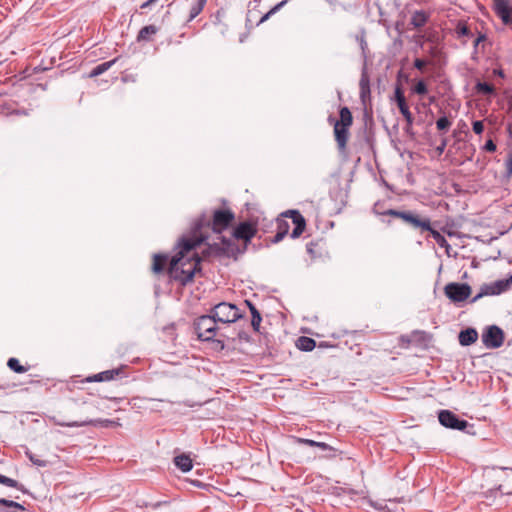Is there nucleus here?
I'll return each instance as SVG.
<instances>
[{"mask_svg":"<svg viewBox=\"0 0 512 512\" xmlns=\"http://www.w3.org/2000/svg\"><path fill=\"white\" fill-rule=\"evenodd\" d=\"M204 241L203 236L184 239L179 253L174 256L169 264V276L182 285L193 280L197 271H200L201 258L194 249Z\"/></svg>","mask_w":512,"mask_h":512,"instance_id":"obj_1","label":"nucleus"},{"mask_svg":"<svg viewBox=\"0 0 512 512\" xmlns=\"http://www.w3.org/2000/svg\"><path fill=\"white\" fill-rule=\"evenodd\" d=\"M287 218L291 219L294 224V229L291 232V237L293 239L298 238L304 231L306 227V221L304 217L297 210H288L281 214V217L277 219V232L274 236L273 242H280L288 233L290 229V224Z\"/></svg>","mask_w":512,"mask_h":512,"instance_id":"obj_2","label":"nucleus"},{"mask_svg":"<svg viewBox=\"0 0 512 512\" xmlns=\"http://www.w3.org/2000/svg\"><path fill=\"white\" fill-rule=\"evenodd\" d=\"M216 323L217 320L213 317L212 313L199 317L194 323L198 338L202 341L213 340L216 335Z\"/></svg>","mask_w":512,"mask_h":512,"instance_id":"obj_3","label":"nucleus"},{"mask_svg":"<svg viewBox=\"0 0 512 512\" xmlns=\"http://www.w3.org/2000/svg\"><path fill=\"white\" fill-rule=\"evenodd\" d=\"M211 313L217 322L233 323L242 317L238 307L234 304L221 302L215 305Z\"/></svg>","mask_w":512,"mask_h":512,"instance_id":"obj_4","label":"nucleus"},{"mask_svg":"<svg viewBox=\"0 0 512 512\" xmlns=\"http://www.w3.org/2000/svg\"><path fill=\"white\" fill-rule=\"evenodd\" d=\"M445 295L454 303L463 302L469 298L471 287L467 283H448L444 287Z\"/></svg>","mask_w":512,"mask_h":512,"instance_id":"obj_5","label":"nucleus"},{"mask_svg":"<svg viewBox=\"0 0 512 512\" xmlns=\"http://www.w3.org/2000/svg\"><path fill=\"white\" fill-rule=\"evenodd\" d=\"M482 342L487 348H499L504 342L503 330L496 325L489 326L482 334Z\"/></svg>","mask_w":512,"mask_h":512,"instance_id":"obj_6","label":"nucleus"},{"mask_svg":"<svg viewBox=\"0 0 512 512\" xmlns=\"http://www.w3.org/2000/svg\"><path fill=\"white\" fill-rule=\"evenodd\" d=\"M438 419L441 425L450 429L462 431L468 426L467 421L459 419L449 410H441L439 412Z\"/></svg>","mask_w":512,"mask_h":512,"instance_id":"obj_7","label":"nucleus"},{"mask_svg":"<svg viewBox=\"0 0 512 512\" xmlns=\"http://www.w3.org/2000/svg\"><path fill=\"white\" fill-rule=\"evenodd\" d=\"M234 219V214L230 210H215L212 219V229L215 232H222L225 230Z\"/></svg>","mask_w":512,"mask_h":512,"instance_id":"obj_8","label":"nucleus"},{"mask_svg":"<svg viewBox=\"0 0 512 512\" xmlns=\"http://www.w3.org/2000/svg\"><path fill=\"white\" fill-rule=\"evenodd\" d=\"M394 99L397 103V106H398L401 114L403 115V117L405 118V120L407 122L406 131L409 132L410 128L412 127L414 119H413V115L410 112L409 107L407 105L406 98L404 96V92L400 86H396V88H395Z\"/></svg>","mask_w":512,"mask_h":512,"instance_id":"obj_9","label":"nucleus"},{"mask_svg":"<svg viewBox=\"0 0 512 512\" xmlns=\"http://www.w3.org/2000/svg\"><path fill=\"white\" fill-rule=\"evenodd\" d=\"M495 477L501 482L497 490L502 494L512 495V468H501L495 471Z\"/></svg>","mask_w":512,"mask_h":512,"instance_id":"obj_10","label":"nucleus"},{"mask_svg":"<svg viewBox=\"0 0 512 512\" xmlns=\"http://www.w3.org/2000/svg\"><path fill=\"white\" fill-rule=\"evenodd\" d=\"M402 221L414 229H420L422 231L430 229V219L427 217H421L412 211H404Z\"/></svg>","mask_w":512,"mask_h":512,"instance_id":"obj_11","label":"nucleus"},{"mask_svg":"<svg viewBox=\"0 0 512 512\" xmlns=\"http://www.w3.org/2000/svg\"><path fill=\"white\" fill-rule=\"evenodd\" d=\"M493 8L505 25L512 24V9L508 0H493Z\"/></svg>","mask_w":512,"mask_h":512,"instance_id":"obj_12","label":"nucleus"},{"mask_svg":"<svg viewBox=\"0 0 512 512\" xmlns=\"http://www.w3.org/2000/svg\"><path fill=\"white\" fill-rule=\"evenodd\" d=\"M256 233V229L253 224L249 222L240 223L234 230L233 236L237 239L250 241Z\"/></svg>","mask_w":512,"mask_h":512,"instance_id":"obj_13","label":"nucleus"},{"mask_svg":"<svg viewBox=\"0 0 512 512\" xmlns=\"http://www.w3.org/2000/svg\"><path fill=\"white\" fill-rule=\"evenodd\" d=\"M55 423L62 427H83V426H88V425H91V426L101 425L104 427H108L110 425H113L114 421L105 419V420H83V421H73V422L56 421Z\"/></svg>","mask_w":512,"mask_h":512,"instance_id":"obj_14","label":"nucleus"},{"mask_svg":"<svg viewBox=\"0 0 512 512\" xmlns=\"http://www.w3.org/2000/svg\"><path fill=\"white\" fill-rule=\"evenodd\" d=\"M349 128L334 125V135L340 151H344L349 137Z\"/></svg>","mask_w":512,"mask_h":512,"instance_id":"obj_15","label":"nucleus"},{"mask_svg":"<svg viewBox=\"0 0 512 512\" xmlns=\"http://www.w3.org/2000/svg\"><path fill=\"white\" fill-rule=\"evenodd\" d=\"M478 333L474 328H467L459 333V342L462 346H469L476 342Z\"/></svg>","mask_w":512,"mask_h":512,"instance_id":"obj_16","label":"nucleus"},{"mask_svg":"<svg viewBox=\"0 0 512 512\" xmlns=\"http://www.w3.org/2000/svg\"><path fill=\"white\" fill-rule=\"evenodd\" d=\"M25 508L12 500L7 499H0V511H7V512H22Z\"/></svg>","mask_w":512,"mask_h":512,"instance_id":"obj_17","label":"nucleus"},{"mask_svg":"<svg viewBox=\"0 0 512 512\" xmlns=\"http://www.w3.org/2000/svg\"><path fill=\"white\" fill-rule=\"evenodd\" d=\"M428 19L429 15L425 11L418 10L413 13L410 23L415 28H421L427 23Z\"/></svg>","mask_w":512,"mask_h":512,"instance_id":"obj_18","label":"nucleus"},{"mask_svg":"<svg viewBox=\"0 0 512 512\" xmlns=\"http://www.w3.org/2000/svg\"><path fill=\"white\" fill-rule=\"evenodd\" d=\"M174 463L182 472H189L193 467L191 458L185 454L176 456Z\"/></svg>","mask_w":512,"mask_h":512,"instance_id":"obj_19","label":"nucleus"},{"mask_svg":"<svg viewBox=\"0 0 512 512\" xmlns=\"http://www.w3.org/2000/svg\"><path fill=\"white\" fill-rule=\"evenodd\" d=\"M120 373V369H112V370H106L103 372H100L98 374H95L91 378H89V381H95V382H102V381H110L114 379L116 375Z\"/></svg>","mask_w":512,"mask_h":512,"instance_id":"obj_20","label":"nucleus"},{"mask_svg":"<svg viewBox=\"0 0 512 512\" xmlns=\"http://www.w3.org/2000/svg\"><path fill=\"white\" fill-rule=\"evenodd\" d=\"M353 123V117L347 107L340 109V120L336 121L334 125H341V127L349 128Z\"/></svg>","mask_w":512,"mask_h":512,"instance_id":"obj_21","label":"nucleus"},{"mask_svg":"<svg viewBox=\"0 0 512 512\" xmlns=\"http://www.w3.org/2000/svg\"><path fill=\"white\" fill-rule=\"evenodd\" d=\"M158 32V27L155 25L144 26L138 33V41H149L151 35H155Z\"/></svg>","mask_w":512,"mask_h":512,"instance_id":"obj_22","label":"nucleus"},{"mask_svg":"<svg viewBox=\"0 0 512 512\" xmlns=\"http://www.w3.org/2000/svg\"><path fill=\"white\" fill-rule=\"evenodd\" d=\"M167 262V256L162 254H155L153 256L152 271L156 274L161 273Z\"/></svg>","mask_w":512,"mask_h":512,"instance_id":"obj_23","label":"nucleus"},{"mask_svg":"<svg viewBox=\"0 0 512 512\" xmlns=\"http://www.w3.org/2000/svg\"><path fill=\"white\" fill-rule=\"evenodd\" d=\"M316 346V342L314 339L306 336H301L297 340V347L302 351H312Z\"/></svg>","mask_w":512,"mask_h":512,"instance_id":"obj_24","label":"nucleus"},{"mask_svg":"<svg viewBox=\"0 0 512 512\" xmlns=\"http://www.w3.org/2000/svg\"><path fill=\"white\" fill-rule=\"evenodd\" d=\"M490 295H498L496 289L494 288V283L484 284L481 287L480 292L472 298L471 302L474 303V302L478 301L480 298H482L483 296H490Z\"/></svg>","mask_w":512,"mask_h":512,"instance_id":"obj_25","label":"nucleus"},{"mask_svg":"<svg viewBox=\"0 0 512 512\" xmlns=\"http://www.w3.org/2000/svg\"><path fill=\"white\" fill-rule=\"evenodd\" d=\"M116 60H112V61H107V62H104V63H101L99 65H97L96 67H94L91 72H90V77H96V76H99L101 75L102 73H104L105 71H107L114 63H115Z\"/></svg>","mask_w":512,"mask_h":512,"instance_id":"obj_26","label":"nucleus"},{"mask_svg":"<svg viewBox=\"0 0 512 512\" xmlns=\"http://www.w3.org/2000/svg\"><path fill=\"white\" fill-rule=\"evenodd\" d=\"M493 283L494 288L496 289L497 294L499 295L509 289L512 283V275L508 279L497 280Z\"/></svg>","mask_w":512,"mask_h":512,"instance_id":"obj_27","label":"nucleus"},{"mask_svg":"<svg viewBox=\"0 0 512 512\" xmlns=\"http://www.w3.org/2000/svg\"><path fill=\"white\" fill-rule=\"evenodd\" d=\"M207 0H197V2L191 7L189 13V21L193 20L203 10Z\"/></svg>","mask_w":512,"mask_h":512,"instance_id":"obj_28","label":"nucleus"},{"mask_svg":"<svg viewBox=\"0 0 512 512\" xmlns=\"http://www.w3.org/2000/svg\"><path fill=\"white\" fill-rule=\"evenodd\" d=\"M475 89L477 93L483 95H491L495 92L494 87L486 82H477Z\"/></svg>","mask_w":512,"mask_h":512,"instance_id":"obj_29","label":"nucleus"},{"mask_svg":"<svg viewBox=\"0 0 512 512\" xmlns=\"http://www.w3.org/2000/svg\"><path fill=\"white\" fill-rule=\"evenodd\" d=\"M8 367L16 373H25L27 368L22 366L19 363V360L16 358H10L7 362Z\"/></svg>","mask_w":512,"mask_h":512,"instance_id":"obj_30","label":"nucleus"},{"mask_svg":"<svg viewBox=\"0 0 512 512\" xmlns=\"http://www.w3.org/2000/svg\"><path fill=\"white\" fill-rule=\"evenodd\" d=\"M425 231H429L432 238L440 245V246H444L447 244V241L445 239V237L437 230L433 229L431 226H430V229H426Z\"/></svg>","mask_w":512,"mask_h":512,"instance_id":"obj_31","label":"nucleus"},{"mask_svg":"<svg viewBox=\"0 0 512 512\" xmlns=\"http://www.w3.org/2000/svg\"><path fill=\"white\" fill-rule=\"evenodd\" d=\"M27 456L30 459V461L38 467H46L48 465V462L46 460L39 458L37 455L33 453L27 452Z\"/></svg>","mask_w":512,"mask_h":512,"instance_id":"obj_32","label":"nucleus"},{"mask_svg":"<svg viewBox=\"0 0 512 512\" xmlns=\"http://www.w3.org/2000/svg\"><path fill=\"white\" fill-rule=\"evenodd\" d=\"M287 3V0H283L281 1L280 3H278L277 5H275L272 9H270L261 19H260V23L266 21L267 19H269V17L273 14H275L281 7H283L285 4Z\"/></svg>","mask_w":512,"mask_h":512,"instance_id":"obj_33","label":"nucleus"},{"mask_svg":"<svg viewBox=\"0 0 512 512\" xmlns=\"http://www.w3.org/2000/svg\"><path fill=\"white\" fill-rule=\"evenodd\" d=\"M436 126L438 130H447L451 126V122L446 116H443L436 121Z\"/></svg>","mask_w":512,"mask_h":512,"instance_id":"obj_34","label":"nucleus"},{"mask_svg":"<svg viewBox=\"0 0 512 512\" xmlns=\"http://www.w3.org/2000/svg\"><path fill=\"white\" fill-rule=\"evenodd\" d=\"M0 483L5 485V486H8V487H13V488H18L19 489V484L16 480L14 479H11L9 477H6L4 475H1L0 474Z\"/></svg>","mask_w":512,"mask_h":512,"instance_id":"obj_35","label":"nucleus"},{"mask_svg":"<svg viewBox=\"0 0 512 512\" xmlns=\"http://www.w3.org/2000/svg\"><path fill=\"white\" fill-rule=\"evenodd\" d=\"M414 93L418 95H424L428 92L427 86L423 80L417 82V84L413 87Z\"/></svg>","mask_w":512,"mask_h":512,"instance_id":"obj_36","label":"nucleus"},{"mask_svg":"<svg viewBox=\"0 0 512 512\" xmlns=\"http://www.w3.org/2000/svg\"><path fill=\"white\" fill-rule=\"evenodd\" d=\"M382 214L383 215H389V216H392V217H395V218H399V219L402 220L404 211H398V210H395V209H388V210L384 211Z\"/></svg>","mask_w":512,"mask_h":512,"instance_id":"obj_37","label":"nucleus"},{"mask_svg":"<svg viewBox=\"0 0 512 512\" xmlns=\"http://www.w3.org/2000/svg\"><path fill=\"white\" fill-rule=\"evenodd\" d=\"M261 321H262V317H261L260 313L252 316L251 325L255 331L259 330Z\"/></svg>","mask_w":512,"mask_h":512,"instance_id":"obj_38","label":"nucleus"},{"mask_svg":"<svg viewBox=\"0 0 512 512\" xmlns=\"http://www.w3.org/2000/svg\"><path fill=\"white\" fill-rule=\"evenodd\" d=\"M359 86H360V89H366L367 90V88H370L369 78L367 77V75L365 73H363L362 76H361V79H360V82H359Z\"/></svg>","mask_w":512,"mask_h":512,"instance_id":"obj_39","label":"nucleus"},{"mask_svg":"<svg viewBox=\"0 0 512 512\" xmlns=\"http://www.w3.org/2000/svg\"><path fill=\"white\" fill-rule=\"evenodd\" d=\"M472 126H473V131L476 134H481L484 130V125H483L482 121H474Z\"/></svg>","mask_w":512,"mask_h":512,"instance_id":"obj_40","label":"nucleus"},{"mask_svg":"<svg viewBox=\"0 0 512 512\" xmlns=\"http://www.w3.org/2000/svg\"><path fill=\"white\" fill-rule=\"evenodd\" d=\"M457 33L461 36H467L470 34V31L466 25L459 24L457 27Z\"/></svg>","mask_w":512,"mask_h":512,"instance_id":"obj_41","label":"nucleus"},{"mask_svg":"<svg viewBox=\"0 0 512 512\" xmlns=\"http://www.w3.org/2000/svg\"><path fill=\"white\" fill-rule=\"evenodd\" d=\"M484 150L488 152H494L496 151V145L492 140H488L484 145Z\"/></svg>","mask_w":512,"mask_h":512,"instance_id":"obj_42","label":"nucleus"},{"mask_svg":"<svg viewBox=\"0 0 512 512\" xmlns=\"http://www.w3.org/2000/svg\"><path fill=\"white\" fill-rule=\"evenodd\" d=\"M427 62L423 59H415L414 61V67L417 68L418 70H423V68L426 66Z\"/></svg>","mask_w":512,"mask_h":512,"instance_id":"obj_43","label":"nucleus"},{"mask_svg":"<svg viewBox=\"0 0 512 512\" xmlns=\"http://www.w3.org/2000/svg\"><path fill=\"white\" fill-rule=\"evenodd\" d=\"M447 145V140L443 139L439 146L436 147V152L438 155H442Z\"/></svg>","mask_w":512,"mask_h":512,"instance_id":"obj_44","label":"nucleus"},{"mask_svg":"<svg viewBox=\"0 0 512 512\" xmlns=\"http://www.w3.org/2000/svg\"><path fill=\"white\" fill-rule=\"evenodd\" d=\"M218 249L215 248V247H209L208 249L206 250H203L202 251V254H203V257L206 258V257H209L211 256L213 253H215Z\"/></svg>","mask_w":512,"mask_h":512,"instance_id":"obj_45","label":"nucleus"},{"mask_svg":"<svg viewBox=\"0 0 512 512\" xmlns=\"http://www.w3.org/2000/svg\"><path fill=\"white\" fill-rule=\"evenodd\" d=\"M245 302L248 305L252 316L259 314V311L256 309V307L250 301L246 300Z\"/></svg>","mask_w":512,"mask_h":512,"instance_id":"obj_46","label":"nucleus"},{"mask_svg":"<svg viewBox=\"0 0 512 512\" xmlns=\"http://www.w3.org/2000/svg\"><path fill=\"white\" fill-rule=\"evenodd\" d=\"M370 95V88L366 89H360V97L363 102H365L366 97Z\"/></svg>","mask_w":512,"mask_h":512,"instance_id":"obj_47","label":"nucleus"},{"mask_svg":"<svg viewBox=\"0 0 512 512\" xmlns=\"http://www.w3.org/2000/svg\"><path fill=\"white\" fill-rule=\"evenodd\" d=\"M299 441L301 443H304V444L309 445V446H316V442H317V441L310 440V439H299Z\"/></svg>","mask_w":512,"mask_h":512,"instance_id":"obj_48","label":"nucleus"},{"mask_svg":"<svg viewBox=\"0 0 512 512\" xmlns=\"http://www.w3.org/2000/svg\"><path fill=\"white\" fill-rule=\"evenodd\" d=\"M506 170L509 175L512 174V160L511 159H509L506 163Z\"/></svg>","mask_w":512,"mask_h":512,"instance_id":"obj_49","label":"nucleus"},{"mask_svg":"<svg viewBox=\"0 0 512 512\" xmlns=\"http://www.w3.org/2000/svg\"><path fill=\"white\" fill-rule=\"evenodd\" d=\"M157 0H148L141 5V8H146L155 3Z\"/></svg>","mask_w":512,"mask_h":512,"instance_id":"obj_50","label":"nucleus"},{"mask_svg":"<svg viewBox=\"0 0 512 512\" xmlns=\"http://www.w3.org/2000/svg\"><path fill=\"white\" fill-rule=\"evenodd\" d=\"M316 446L320 447L323 450H326L328 448V445L326 443H323V442H316Z\"/></svg>","mask_w":512,"mask_h":512,"instance_id":"obj_51","label":"nucleus"},{"mask_svg":"<svg viewBox=\"0 0 512 512\" xmlns=\"http://www.w3.org/2000/svg\"><path fill=\"white\" fill-rule=\"evenodd\" d=\"M494 74L498 75L499 77H504V73L502 70H494Z\"/></svg>","mask_w":512,"mask_h":512,"instance_id":"obj_52","label":"nucleus"},{"mask_svg":"<svg viewBox=\"0 0 512 512\" xmlns=\"http://www.w3.org/2000/svg\"><path fill=\"white\" fill-rule=\"evenodd\" d=\"M483 39V36H480L476 39L475 41V45H477L478 43H480V41Z\"/></svg>","mask_w":512,"mask_h":512,"instance_id":"obj_53","label":"nucleus"},{"mask_svg":"<svg viewBox=\"0 0 512 512\" xmlns=\"http://www.w3.org/2000/svg\"><path fill=\"white\" fill-rule=\"evenodd\" d=\"M217 344L220 345V348L223 349L224 348V344L222 343V341L220 340H217Z\"/></svg>","mask_w":512,"mask_h":512,"instance_id":"obj_54","label":"nucleus"},{"mask_svg":"<svg viewBox=\"0 0 512 512\" xmlns=\"http://www.w3.org/2000/svg\"><path fill=\"white\" fill-rule=\"evenodd\" d=\"M366 45V42L362 39L361 40V48L364 50V46Z\"/></svg>","mask_w":512,"mask_h":512,"instance_id":"obj_55","label":"nucleus"}]
</instances>
